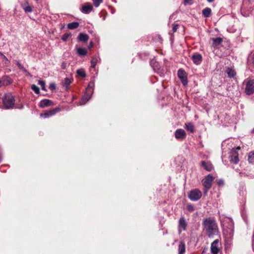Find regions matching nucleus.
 <instances>
[{
  "label": "nucleus",
  "mask_w": 254,
  "mask_h": 254,
  "mask_svg": "<svg viewBox=\"0 0 254 254\" xmlns=\"http://www.w3.org/2000/svg\"><path fill=\"white\" fill-rule=\"evenodd\" d=\"M178 254H184L186 252V245L184 242H181L178 246Z\"/></svg>",
  "instance_id": "nucleus-18"
},
{
  "label": "nucleus",
  "mask_w": 254,
  "mask_h": 254,
  "mask_svg": "<svg viewBox=\"0 0 254 254\" xmlns=\"http://www.w3.org/2000/svg\"><path fill=\"white\" fill-rule=\"evenodd\" d=\"M60 110L61 109L60 108L57 107L56 108L50 110L43 114H41L40 116L45 118H49V117L54 115L56 113L60 112Z\"/></svg>",
  "instance_id": "nucleus-9"
},
{
  "label": "nucleus",
  "mask_w": 254,
  "mask_h": 254,
  "mask_svg": "<svg viewBox=\"0 0 254 254\" xmlns=\"http://www.w3.org/2000/svg\"><path fill=\"white\" fill-rule=\"evenodd\" d=\"M25 12H31L32 11V8L31 6L28 5L23 8Z\"/></svg>",
  "instance_id": "nucleus-34"
},
{
  "label": "nucleus",
  "mask_w": 254,
  "mask_h": 254,
  "mask_svg": "<svg viewBox=\"0 0 254 254\" xmlns=\"http://www.w3.org/2000/svg\"><path fill=\"white\" fill-rule=\"evenodd\" d=\"M79 26V23L77 22H73L69 23L67 25V28L69 29H74Z\"/></svg>",
  "instance_id": "nucleus-25"
},
{
  "label": "nucleus",
  "mask_w": 254,
  "mask_h": 254,
  "mask_svg": "<svg viewBox=\"0 0 254 254\" xmlns=\"http://www.w3.org/2000/svg\"><path fill=\"white\" fill-rule=\"evenodd\" d=\"M177 74L183 85L186 86L188 84V78L186 71L182 69H179Z\"/></svg>",
  "instance_id": "nucleus-7"
},
{
  "label": "nucleus",
  "mask_w": 254,
  "mask_h": 254,
  "mask_svg": "<svg viewBox=\"0 0 254 254\" xmlns=\"http://www.w3.org/2000/svg\"><path fill=\"white\" fill-rule=\"evenodd\" d=\"M191 0H184V4L185 5H187V4H191Z\"/></svg>",
  "instance_id": "nucleus-41"
},
{
  "label": "nucleus",
  "mask_w": 254,
  "mask_h": 254,
  "mask_svg": "<svg viewBox=\"0 0 254 254\" xmlns=\"http://www.w3.org/2000/svg\"><path fill=\"white\" fill-rule=\"evenodd\" d=\"M214 178L210 174L207 175L202 181L204 188V193H207L208 190L211 188L212 182Z\"/></svg>",
  "instance_id": "nucleus-3"
},
{
  "label": "nucleus",
  "mask_w": 254,
  "mask_h": 254,
  "mask_svg": "<svg viewBox=\"0 0 254 254\" xmlns=\"http://www.w3.org/2000/svg\"><path fill=\"white\" fill-rule=\"evenodd\" d=\"M72 79L69 78L68 77L65 78L64 81L62 82V85L64 86H65L67 89L70 84L72 82Z\"/></svg>",
  "instance_id": "nucleus-22"
},
{
  "label": "nucleus",
  "mask_w": 254,
  "mask_h": 254,
  "mask_svg": "<svg viewBox=\"0 0 254 254\" xmlns=\"http://www.w3.org/2000/svg\"><path fill=\"white\" fill-rule=\"evenodd\" d=\"M185 128L188 131H189L190 132L192 133L194 131V127L193 125L192 124H191L190 123H186L185 124Z\"/></svg>",
  "instance_id": "nucleus-23"
},
{
  "label": "nucleus",
  "mask_w": 254,
  "mask_h": 254,
  "mask_svg": "<svg viewBox=\"0 0 254 254\" xmlns=\"http://www.w3.org/2000/svg\"><path fill=\"white\" fill-rule=\"evenodd\" d=\"M93 42H91L90 43L89 45L88 46V48H89V49H90V48H92V47H93Z\"/></svg>",
  "instance_id": "nucleus-43"
},
{
  "label": "nucleus",
  "mask_w": 254,
  "mask_h": 254,
  "mask_svg": "<svg viewBox=\"0 0 254 254\" xmlns=\"http://www.w3.org/2000/svg\"><path fill=\"white\" fill-rule=\"evenodd\" d=\"M56 85L55 83H52L49 85V88L51 90H54L56 89Z\"/></svg>",
  "instance_id": "nucleus-38"
},
{
  "label": "nucleus",
  "mask_w": 254,
  "mask_h": 254,
  "mask_svg": "<svg viewBox=\"0 0 254 254\" xmlns=\"http://www.w3.org/2000/svg\"><path fill=\"white\" fill-rule=\"evenodd\" d=\"M187 222L184 217H182L179 220V227L182 228L183 231L187 229Z\"/></svg>",
  "instance_id": "nucleus-14"
},
{
  "label": "nucleus",
  "mask_w": 254,
  "mask_h": 254,
  "mask_svg": "<svg viewBox=\"0 0 254 254\" xmlns=\"http://www.w3.org/2000/svg\"><path fill=\"white\" fill-rule=\"evenodd\" d=\"M202 196L201 192L198 189H194L190 191L188 197L190 200L196 201L199 200Z\"/></svg>",
  "instance_id": "nucleus-5"
},
{
  "label": "nucleus",
  "mask_w": 254,
  "mask_h": 254,
  "mask_svg": "<svg viewBox=\"0 0 254 254\" xmlns=\"http://www.w3.org/2000/svg\"><path fill=\"white\" fill-rule=\"evenodd\" d=\"M178 26H179V25H178V24H174V25H173V29H172V30H173V32H176V31H177V29H178Z\"/></svg>",
  "instance_id": "nucleus-40"
},
{
  "label": "nucleus",
  "mask_w": 254,
  "mask_h": 254,
  "mask_svg": "<svg viewBox=\"0 0 254 254\" xmlns=\"http://www.w3.org/2000/svg\"><path fill=\"white\" fill-rule=\"evenodd\" d=\"M175 136L178 139H183L186 137V133L183 129H178L175 132Z\"/></svg>",
  "instance_id": "nucleus-10"
},
{
  "label": "nucleus",
  "mask_w": 254,
  "mask_h": 254,
  "mask_svg": "<svg viewBox=\"0 0 254 254\" xmlns=\"http://www.w3.org/2000/svg\"><path fill=\"white\" fill-rule=\"evenodd\" d=\"M98 59L97 58H92L91 61V67L94 68L97 63Z\"/></svg>",
  "instance_id": "nucleus-29"
},
{
  "label": "nucleus",
  "mask_w": 254,
  "mask_h": 254,
  "mask_svg": "<svg viewBox=\"0 0 254 254\" xmlns=\"http://www.w3.org/2000/svg\"><path fill=\"white\" fill-rule=\"evenodd\" d=\"M16 65H17L19 69H20L24 71H26V70L25 69V68L23 67V66L19 62H17L16 64Z\"/></svg>",
  "instance_id": "nucleus-36"
},
{
  "label": "nucleus",
  "mask_w": 254,
  "mask_h": 254,
  "mask_svg": "<svg viewBox=\"0 0 254 254\" xmlns=\"http://www.w3.org/2000/svg\"><path fill=\"white\" fill-rule=\"evenodd\" d=\"M8 77H4L3 78H2L1 80H0V87L4 86L5 85H7V83H5V79H7Z\"/></svg>",
  "instance_id": "nucleus-35"
},
{
  "label": "nucleus",
  "mask_w": 254,
  "mask_h": 254,
  "mask_svg": "<svg viewBox=\"0 0 254 254\" xmlns=\"http://www.w3.org/2000/svg\"><path fill=\"white\" fill-rule=\"evenodd\" d=\"M191 59L194 64L197 65L199 64L202 61V56L200 54L195 53L192 56Z\"/></svg>",
  "instance_id": "nucleus-12"
},
{
  "label": "nucleus",
  "mask_w": 254,
  "mask_h": 254,
  "mask_svg": "<svg viewBox=\"0 0 254 254\" xmlns=\"http://www.w3.org/2000/svg\"><path fill=\"white\" fill-rule=\"evenodd\" d=\"M212 40L213 42L212 46L214 47H217L218 46L220 45L222 42V39L220 37L213 38Z\"/></svg>",
  "instance_id": "nucleus-20"
},
{
  "label": "nucleus",
  "mask_w": 254,
  "mask_h": 254,
  "mask_svg": "<svg viewBox=\"0 0 254 254\" xmlns=\"http://www.w3.org/2000/svg\"><path fill=\"white\" fill-rule=\"evenodd\" d=\"M95 83L93 81H90L88 85V87L86 89V91L93 93V87H94Z\"/></svg>",
  "instance_id": "nucleus-26"
},
{
  "label": "nucleus",
  "mask_w": 254,
  "mask_h": 254,
  "mask_svg": "<svg viewBox=\"0 0 254 254\" xmlns=\"http://www.w3.org/2000/svg\"><path fill=\"white\" fill-rule=\"evenodd\" d=\"M31 89L36 93L39 94L40 93L39 88L35 84H33L31 86Z\"/></svg>",
  "instance_id": "nucleus-30"
},
{
  "label": "nucleus",
  "mask_w": 254,
  "mask_h": 254,
  "mask_svg": "<svg viewBox=\"0 0 254 254\" xmlns=\"http://www.w3.org/2000/svg\"><path fill=\"white\" fill-rule=\"evenodd\" d=\"M252 132L254 133V128H253V129L252 130Z\"/></svg>",
  "instance_id": "nucleus-46"
},
{
  "label": "nucleus",
  "mask_w": 254,
  "mask_h": 254,
  "mask_svg": "<svg viewBox=\"0 0 254 254\" xmlns=\"http://www.w3.org/2000/svg\"><path fill=\"white\" fill-rule=\"evenodd\" d=\"M208 2H213L214 0H206Z\"/></svg>",
  "instance_id": "nucleus-45"
},
{
  "label": "nucleus",
  "mask_w": 254,
  "mask_h": 254,
  "mask_svg": "<svg viewBox=\"0 0 254 254\" xmlns=\"http://www.w3.org/2000/svg\"><path fill=\"white\" fill-rule=\"evenodd\" d=\"M252 58L253 60V64H254V53L252 55Z\"/></svg>",
  "instance_id": "nucleus-44"
},
{
  "label": "nucleus",
  "mask_w": 254,
  "mask_h": 254,
  "mask_svg": "<svg viewBox=\"0 0 254 254\" xmlns=\"http://www.w3.org/2000/svg\"><path fill=\"white\" fill-rule=\"evenodd\" d=\"M77 53L79 56H85L87 53V51L85 48H78L77 49Z\"/></svg>",
  "instance_id": "nucleus-24"
},
{
  "label": "nucleus",
  "mask_w": 254,
  "mask_h": 254,
  "mask_svg": "<svg viewBox=\"0 0 254 254\" xmlns=\"http://www.w3.org/2000/svg\"><path fill=\"white\" fill-rule=\"evenodd\" d=\"M77 39L79 41L86 42L89 39V36L83 33H80L77 37Z\"/></svg>",
  "instance_id": "nucleus-17"
},
{
  "label": "nucleus",
  "mask_w": 254,
  "mask_h": 254,
  "mask_svg": "<svg viewBox=\"0 0 254 254\" xmlns=\"http://www.w3.org/2000/svg\"><path fill=\"white\" fill-rule=\"evenodd\" d=\"M38 84L41 85L42 89L46 91L45 82L43 80H39Z\"/></svg>",
  "instance_id": "nucleus-31"
},
{
  "label": "nucleus",
  "mask_w": 254,
  "mask_h": 254,
  "mask_svg": "<svg viewBox=\"0 0 254 254\" xmlns=\"http://www.w3.org/2000/svg\"><path fill=\"white\" fill-rule=\"evenodd\" d=\"M225 72L227 73L228 76L229 78H233L236 75V72L235 69L232 67H227L225 70Z\"/></svg>",
  "instance_id": "nucleus-16"
},
{
  "label": "nucleus",
  "mask_w": 254,
  "mask_h": 254,
  "mask_svg": "<svg viewBox=\"0 0 254 254\" xmlns=\"http://www.w3.org/2000/svg\"><path fill=\"white\" fill-rule=\"evenodd\" d=\"M219 240H215L211 245V252L212 254H217L220 251L219 249Z\"/></svg>",
  "instance_id": "nucleus-8"
},
{
  "label": "nucleus",
  "mask_w": 254,
  "mask_h": 254,
  "mask_svg": "<svg viewBox=\"0 0 254 254\" xmlns=\"http://www.w3.org/2000/svg\"><path fill=\"white\" fill-rule=\"evenodd\" d=\"M53 105V102L49 99H43L41 100L39 103V106L44 108L46 107L50 106Z\"/></svg>",
  "instance_id": "nucleus-13"
},
{
  "label": "nucleus",
  "mask_w": 254,
  "mask_h": 254,
  "mask_svg": "<svg viewBox=\"0 0 254 254\" xmlns=\"http://www.w3.org/2000/svg\"><path fill=\"white\" fill-rule=\"evenodd\" d=\"M187 209L190 212H192L194 210V206L191 204L188 205L187 206Z\"/></svg>",
  "instance_id": "nucleus-37"
},
{
  "label": "nucleus",
  "mask_w": 254,
  "mask_h": 254,
  "mask_svg": "<svg viewBox=\"0 0 254 254\" xmlns=\"http://www.w3.org/2000/svg\"><path fill=\"white\" fill-rule=\"evenodd\" d=\"M0 55L2 57V58H3L4 59H5L6 60H7V59L6 58V57L1 53L0 52Z\"/></svg>",
  "instance_id": "nucleus-42"
},
{
  "label": "nucleus",
  "mask_w": 254,
  "mask_h": 254,
  "mask_svg": "<svg viewBox=\"0 0 254 254\" xmlns=\"http://www.w3.org/2000/svg\"><path fill=\"white\" fill-rule=\"evenodd\" d=\"M1 156H0V163L1 162Z\"/></svg>",
  "instance_id": "nucleus-47"
},
{
  "label": "nucleus",
  "mask_w": 254,
  "mask_h": 254,
  "mask_svg": "<svg viewBox=\"0 0 254 254\" xmlns=\"http://www.w3.org/2000/svg\"><path fill=\"white\" fill-rule=\"evenodd\" d=\"M245 91L247 95H252L254 93V80L247 78L244 81Z\"/></svg>",
  "instance_id": "nucleus-2"
},
{
  "label": "nucleus",
  "mask_w": 254,
  "mask_h": 254,
  "mask_svg": "<svg viewBox=\"0 0 254 254\" xmlns=\"http://www.w3.org/2000/svg\"><path fill=\"white\" fill-rule=\"evenodd\" d=\"M240 147L233 148L231 151L229 158L230 159V161L234 164H237L239 161L238 151L240 150Z\"/></svg>",
  "instance_id": "nucleus-6"
},
{
  "label": "nucleus",
  "mask_w": 254,
  "mask_h": 254,
  "mask_svg": "<svg viewBox=\"0 0 254 254\" xmlns=\"http://www.w3.org/2000/svg\"><path fill=\"white\" fill-rule=\"evenodd\" d=\"M203 230L209 238H212L218 232L217 224L215 220L212 217L204 218L202 223Z\"/></svg>",
  "instance_id": "nucleus-1"
},
{
  "label": "nucleus",
  "mask_w": 254,
  "mask_h": 254,
  "mask_svg": "<svg viewBox=\"0 0 254 254\" xmlns=\"http://www.w3.org/2000/svg\"><path fill=\"white\" fill-rule=\"evenodd\" d=\"M76 73L78 76L81 77H84L86 76V73L84 69L81 68L77 70Z\"/></svg>",
  "instance_id": "nucleus-27"
},
{
  "label": "nucleus",
  "mask_w": 254,
  "mask_h": 254,
  "mask_svg": "<svg viewBox=\"0 0 254 254\" xmlns=\"http://www.w3.org/2000/svg\"><path fill=\"white\" fill-rule=\"evenodd\" d=\"M202 13L204 17H209L211 13V9L209 7L205 8L202 10Z\"/></svg>",
  "instance_id": "nucleus-21"
},
{
  "label": "nucleus",
  "mask_w": 254,
  "mask_h": 254,
  "mask_svg": "<svg viewBox=\"0 0 254 254\" xmlns=\"http://www.w3.org/2000/svg\"><path fill=\"white\" fill-rule=\"evenodd\" d=\"M94 5L95 7H98L100 3L103 2V0H92Z\"/></svg>",
  "instance_id": "nucleus-32"
},
{
  "label": "nucleus",
  "mask_w": 254,
  "mask_h": 254,
  "mask_svg": "<svg viewBox=\"0 0 254 254\" xmlns=\"http://www.w3.org/2000/svg\"><path fill=\"white\" fill-rule=\"evenodd\" d=\"M217 184L219 186H223L224 185V181L222 179L217 180Z\"/></svg>",
  "instance_id": "nucleus-39"
},
{
  "label": "nucleus",
  "mask_w": 254,
  "mask_h": 254,
  "mask_svg": "<svg viewBox=\"0 0 254 254\" xmlns=\"http://www.w3.org/2000/svg\"><path fill=\"white\" fill-rule=\"evenodd\" d=\"M93 9V6L90 3H86L82 6L81 11L85 14L89 13Z\"/></svg>",
  "instance_id": "nucleus-11"
},
{
  "label": "nucleus",
  "mask_w": 254,
  "mask_h": 254,
  "mask_svg": "<svg viewBox=\"0 0 254 254\" xmlns=\"http://www.w3.org/2000/svg\"><path fill=\"white\" fill-rule=\"evenodd\" d=\"M92 94V93L86 91L84 95L82 98L81 105L85 104L90 99Z\"/></svg>",
  "instance_id": "nucleus-15"
},
{
  "label": "nucleus",
  "mask_w": 254,
  "mask_h": 254,
  "mask_svg": "<svg viewBox=\"0 0 254 254\" xmlns=\"http://www.w3.org/2000/svg\"><path fill=\"white\" fill-rule=\"evenodd\" d=\"M70 36H71L70 34L65 33L62 36V40L64 41H66Z\"/></svg>",
  "instance_id": "nucleus-33"
},
{
  "label": "nucleus",
  "mask_w": 254,
  "mask_h": 254,
  "mask_svg": "<svg viewBox=\"0 0 254 254\" xmlns=\"http://www.w3.org/2000/svg\"><path fill=\"white\" fill-rule=\"evenodd\" d=\"M3 102L6 108H12L14 105V102L13 96L10 93L6 94L3 99Z\"/></svg>",
  "instance_id": "nucleus-4"
},
{
  "label": "nucleus",
  "mask_w": 254,
  "mask_h": 254,
  "mask_svg": "<svg viewBox=\"0 0 254 254\" xmlns=\"http://www.w3.org/2000/svg\"><path fill=\"white\" fill-rule=\"evenodd\" d=\"M248 161L250 163H254V153L251 152L248 155Z\"/></svg>",
  "instance_id": "nucleus-28"
},
{
  "label": "nucleus",
  "mask_w": 254,
  "mask_h": 254,
  "mask_svg": "<svg viewBox=\"0 0 254 254\" xmlns=\"http://www.w3.org/2000/svg\"><path fill=\"white\" fill-rule=\"evenodd\" d=\"M203 167L207 171H211L212 169V165L210 163L206 162L204 161L201 162Z\"/></svg>",
  "instance_id": "nucleus-19"
}]
</instances>
